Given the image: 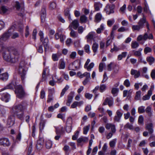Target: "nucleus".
Segmentation results:
<instances>
[{
    "mask_svg": "<svg viewBox=\"0 0 155 155\" xmlns=\"http://www.w3.org/2000/svg\"><path fill=\"white\" fill-rule=\"evenodd\" d=\"M84 50L86 52L89 54L90 53V46L88 45H86L84 46Z\"/></svg>",
    "mask_w": 155,
    "mask_h": 155,
    "instance_id": "obj_53",
    "label": "nucleus"
},
{
    "mask_svg": "<svg viewBox=\"0 0 155 155\" xmlns=\"http://www.w3.org/2000/svg\"><path fill=\"white\" fill-rule=\"evenodd\" d=\"M119 66L117 65L116 64H114L113 68V72L112 74L111 75L112 76H114L116 74H117L119 71Z\"/></svg>",
    "mask_w": 155,
    "mask_h": 155,
    "instance_id": "obj_24",
    "label": "nucleus"
},
{
    "mask_svg": "<svg viewBox=\"0 0 155 155\" xmlns=\"http://www.w3.org/2000/svg\"><path fill=\"white\" fill-rule=\"evenodd\" d=\"M52 143L50 140H48L46 142L45 146L46 148L48 149H50L52 146Z\"/></svg>",
    "mask_w": 155,
    "mask_h": 155,
    "instance_id": "obj_38",
    "label": "nucleus"
},
{
    "mask_svg": "<svg viewBox=\"0 0 155 155\" xmlns=\"http://www.w3.org/2000/svg\"><path fill=\"white\" fill-rule=\"evenodd\" d=\"M79 25V23L78 20L75 19L70 24L68 28L70 29H72V27L75 30H76Z\"/></svg>",
    "mask_w": 155,
    "mask_h": 155,
    "instance_id": "obj_15",
    "label": "nucleus"
},
{
    "mask_svg": "<svg viewBox=\"0 0 155 155\" xmlns=\"http://www.w3.org/2000/svg\"><path fill=\"white\" fill-rule=\"evenodd\" d=\"M78 28V33L81 34L85 30V28H84L82 26H79Z\"/></svg>",
    "mask_w": 155,
    "mask_h": 155,
    "instance_id": "obj_59",
    "label": "nucleus"
},
{
    "mask_svg": "<svg viewBox=\"0 0 155 155\" xmlns=\"http://www.w3.org/2000/svg\"><path fill=\"white\" fill-rule=\"evenodd\" d=\"M145 111L148 114L149 117H151L152 116V113L151 111V108L150 106L147 107Z\"/></svg>",
    "mask_w": 155,
    "mask_h": 155,
    "instance_id": "obj_41",
    "label": "nucleus"
},
{
    "mask_svg": "<svg viewBox=\"0 0 155 155\" xmlns=\"http://www.w3.org/2000/svg\"><path fill=\"white\" fill-rule=\"evenodd\" d=\"M25 46V45L23 44H22L20 45L18 48V50L20 53H22Z\"/></svg>",
    "mask_w": 155,
    "mask_h": 155,
    "instance_id": "obj_34",
    "label": "nucleus"
},
{
    "mask_svg": "<svg viewBox=\"0 0 155 155\" xmlns=\"http://www.w3.org/2000/svg\"><path fill=\"white\" fill-rule=\"evenodd\" d=\"M142 49L140 48L137 51L133 50L134 52V55L135 56L139 57L140 58H141V51L142 50Z\"/></svg>",
    "mask_w": 155,
    "mask_h": 155,
    "instance_id": "obj_26",
    "label": "nucleus"
},
{
    "mask_svg": "<svg viewBox=\"0 0 155 155\" xmlns=\"http://www.w3.org/2000/svg\"><path fill=\"white\" fill-rule=\"evenodd\" d=\"M150 76L153 80H155V70L153 69L152 70L150 73Z\"/></svg>",
    "mask_w": 155,
    "mask_h": 155,
    "instance_id": "obj_63",
    "label": "nucleus"
},
{
    "mask_svg": "<svg viewBox=\"0 0 155 155\" xmlns=\"http://www.w3.org/2000/svg\"><path fill=\"white\" fill-rule=\"evenodd\" d=\"M94 63L93 62H91L90 64L88 67L87 66L86 67V68H87L88 71H91V69H92L94 67Z\"/></svg>",
    "mask_w": 155,
    "mask_h": 155,
    "instance_id": "obj_62",
    "label": "nucleus"
},
{
    "mask_svg": "<svg viewBox=\"0 0 155 155\" xmlns=\"http://www.w3.org/2000/svg\"><path fill=\"white\" fill-rule=\"evenodd\" d=\"M98 47V45L96 42L94 43L92 46V49L93 52L95 53L97 52Z\"/></svg>",
    "mask_w": 155,
    "mask_h": 155,
    "instance_id": "obj_33",
    "label": "nucleus"
},
{
    "mask_svg": "<svg viewBox=\"0 0 155 155\" xmlns=\"http://www.w3.org/2000/svg\"><path fill=\"white\" fill-rule=\"evenodd\" d=\"M83 104V101H82L79 102L74 101L71 106V108H76L77 107H80Z\"/></svg>",
    "mask_w": 155,
    "mask_h": 155,
    "instance_id": "obj_20",
    "label": "nucleus"
},
{
    "mask_svg": "<svg viewBox=\"0 0 155 155\" xmlns=\"http://www.w3.org/2000/svg\"><path fill=\"white\" fill-rule=\"evenodd\" d=\"M74 92L73 91L71 92L68 96V100L67 101L66 105L68 106H70V104L72 102L74 95Z\"/></svg>",
    "mask_w": 155,
    "mask_h": 155,
    "instance_id": "obj_18",
    "label": "nucleus"
},
{
    "mask_svg": "<svg viewBox=\"0 0 155 155\" xmlns=\"http://www.w3.org/2000/svg\"><path fill=\"white\" fill-rule=\"evenodd\" d=\"M153 38V36L152 33H148V32H147L143 35V40L146 41L147 39L152 40Z\"/></svg>",
    "mask_w": 155,
    "mask_h": 155,
    "instance_id": "obj_22",
    "label": "nucleus"
},
{
    "mask_svg": "<svg viewBox=\"0 0 155 155\" xmlns=\"http://www.w3.org/2000/svg\"><path fill=\"white\" fill-rule=\"evenodd\" d=\"M43 141H41V140H38L37 141V144L36 147L38 149H41L43 147Z\"/></svg>",
    "mask_w": 155,
    "mask_h": 155,
    "instance_id": "obj_29",
    "label": "nucleus"
},
{
    "mask_svg": "<svg viewBox=\"0 0 155 155\" xmlns=\"http://www.w3.org/2000/svg\"><path fill=\"white\" fill-rule=\"evenodd\" d=\"M8 74L7 73L0 74V79L4 81H6L8 78Z\"/></svg>",
    "mask_w": 155,
    "mask_h": 155,
    "instance_id": "obj_27",
    "label": "nucleus"
},
{
    "mask_svg": "<svg viewBox=\"0 0 155 155\" xmlns=\"http://www.w3.org/2000/svg\"><path fill=\"white\" fill-rule=\"evenodd\" d=\"M105 66V64L104 62H101L99 64V71L100 72L103 71L104 67Z\"/></svg>",
    "mask_w": 155,
    "mask_h": 155,
    "instance_id": "obj_42",
    "label": "nucleus"
},
{
    "mask_svg": "<svg viewBox=\"0 0 155 155\" xmlns=\"http://www.w3.org/2000/svg\"><path fill=\"white\" fill-rule=\"evenodd\" d=\"M146 22V18L144 15H143V18H141L138 22V25H133L132 26V29L133 31H139L140 29L143 28L144 26V24Z\"/></svg>",
    "mask_w": 155,
    "mask_h": 155,
    "instance_id": "obj_5",
    "label": "nucleus"
},
{
    "mask_svg": "<svg viewBox=\"0 0 155 155\" xmlns=\"http://www.w3.org/2000/svg\"><path fill=\"white\" fill-rule=\"evenodd\" d=\"M90 125L84 127L83 128V133L84 134H87V132L89 130L90 127Z\"/></svg>",
    "mask_w": 155,
    "mask_h": 155,
    "instance_id": "obj_49",
    "label": "nucleus"
},
{
    "mask_svg": "<svg viewBox=\"0 0 155 155\" xmlns=\"http://www.w3.org/2000/svg\"><path fill=\"white\" fill-rule=\"evenodd\" d=\"M28 104L25 101H23L21 103L13 106L12 110L14 113L21 120L23 118L24 112L27 109Z\"/></svg>",
    "mask_w": 155,
    "mask_h": 155,
    "instance_id": "obj_1",
    "label": "nucleus"
},
{
    "mask_svg": "<svg viewBox=\"0 0 155 155\" xmlns=\"http://www.w3.org/2000/svg\"><path fill=\"white\" fill-rule=\"evenodd\" d=\"M13 6L17 10L19 11L20 9L23 10L24 3L21 2L16 1L14 2Z\"/></svg>",
    "mask_w": 155,
    "mask_h": 155,
    "instance_id": "obj_14",
    "label": "nucleus"
},
{
    "mask_svg": "<svg viewBox=\"0 0 155 155\" xmlns=\"http://www.w3.org/2000/svg\"><path fill=\"white\" fill-rule=\"evenodd\" d=\"M100 3L98 2H95L94 4V7L96 11H98L99 10V5Z\"/></svg>",
    "mask_w": 155,
    "mask_h": 155,
    "instance_id": "obj_58",
    "label": "nucleus"
},
{
    "mask_svg": "<svg viewBox=\"0 0 155 155\" xmlns=\"http://www.w3.org/2000/svg\"><path fill=\"white\" fill-rule=\"evenodd\" d=\"M72 124V118L71 117H69L66 121V130L67 132L70 133L71 130Z\"/></svg>",
    "mask_w": 155,
    "mask_h": 155,
    "instance_id": "obj_10",
    "label": "nucleus"
},
{
    "mask_svg": "<svg viewBox=\"0 0 155 155\" xmlns=\"http://www.w3.org/2000/svg\"><path fill=\"white\" fill-rule=\"evenodd\" d=\"M119 90L116 88H113L111 91V93L114 96H116L117 95Z\"/></svg>",
    "mask_w": 155,
    "mask_h": 155,
    "instance_id": "obj_35",
    "label": "nucleus"
},
{
    "mask_svg": "<svg viewBox=\"0 0 155 155\" xmlns=\"http://www.w3.org/2000/svg\"><path fill=\"white\" fill-rule=\"evenodd\" d=\"M146 129L149 131V134H151L153 132V124L151 123L147 124L146 126Z\"/></svg>",
    "mask_w": 155,
    "mask_h": 155,
    "instance_id": "obj_28",
    "label": "nucleus"
},
{
    "mask_svg": "<svg viewBox=\"0 0 155 155\" xmlns=\"http://www.w3.org/2000/svg\"><path fill=\"white\" fill-rule=\"evenodd\" d=\"M65 63L64 59H61L59 62L58 68L60 69H64L65 68Z\"/></svg>",
    "mask_w": 155,
    "mask_h": 155,
    "instance_id": "obj_25",
    "label": "nucleus"
},
{
    "mask_svg": "<svg viewBox=\"0 0 155 155\" xmlns=\"http://www.w3.org/2000/svg\"><path fill=\"white\" fill-rule=\"evenodd\" d=\"M1 99L3 101L7 102L8 101L10 98V95L8 93L6 92L1 93Z\"/></svg>",
    "mask_w": 155,
    "mask_h": 155,
    "instance_id": "obj_16",
    "label": "nucleus"
},
{
    "mask_svg": "<svg viewBox=\"0 0 155 155\" xmlns=\"http://www.w3.org/2000/svg\"><path fill=\"white\" fill-rule=\"evenodd\" d=\"M46 14L40 15L41 21V22L44 23L45 22L46 18Z\"/></svg>",
    "mask_w": 155,
    "mask_h": 155,
    "instance_id": "obj_60",
    "label": "nucleus"
},
{
    "mask_svg": "<svg viewBox=\"0 0 155 155\" xmlns=\"http://www.w3.org/2000/svg\"><path fill=\"white\" fill-rule=\"evenodd\" d=\"M56 4L55 2H53L50 3V8L51 9H54L56 7Z\"/></svg>",
    "mask_w": 155,
    "mask_h": 155,
    "instance_id": "obj_61",
    "label": "nucleus"
},
{
    "mask_svg": "<svg viewBox=\"0 0 155 155\" xmlns=\"http://www.w3.org/2000/svg\"><path fill=\"white\" fill-rule=\"evenodd\" d=\"M151 48L148 47H145L144 50V53L146 54H147L148 53L151 52Z\"/></svg>",
    "mask_w": 155,
    "mask_h": 155,
    "instance_id": "obj_54",
    "label": "nucleus"
},
{
    "mask_svg": "<svg viewBox=\"0 0 155 155\" xmlns=\"http://www.w3.org/2000/svg\"><path fill=\"white\" fill-rule=\"evenodd\" d=\"M20 53L18 50L12 48L10 53L8 51L3 53V55L4 59L6 61L13 62L15 61V59L18 58Z\"/></svg>",
    "mask_w": 155,
    "mask_h": 155,
    "instance_id": "obj_2",
    "label": "nucleus"
},
{
    "mask_svg": "<svg viewBox=\"0 0 155 155\" xmlns=\"http://www.w3.org/2000/svg\"><path fill=\"white\" fill-rule=\"evenodd\" d=\"M70 30H71V32L70 33V35L71 37L73 38H76L78 37V35L76 32L74 31L72 29Z\"/></svg>",
    "mask_w": 155,
    "mask_h": 155,
    "instance_id": "obj_36",
    "label": "nucleus"
},
{
    "mask_svg": "<svg viewBox=\"0 0 155 155\" xmlns=\"http://www.w3.org/2000/svg\"><path fill=\"white\" fill-rule=\"evenodd\" d=\"M147 61L149 63V64L151 65L154 61V58L151 56L147 57Z\"/></svg>",
    "mask_w": 155,
    "mask_h": 155,
    "instance_id": "obj_44",
    "label": "nucleus"
},
{
    "mask_svg": "<svg viewBox=\"0 0 155 155\" xmlns=\"http://www.w3.org/2000/svg\"><path fill=\"white\" fill-rule=\"evenodd\" d=\"M38 35L40 37V40L42 42L45 51L46 52V49L48 48V39L47 36L45 38L44 37V33L43 32L41 31H40Z\"/></svg>",
    "mask_w": 155,
    "mask_h": 155,
    "instance_id": "obj_4",
    "label": "nucleus"
},
{
    "mask_svg": "<svg viewBox=\"0 0 155 155\" xmlns=\"http://www.w3.org/2000/svg\"><path fill=\"white\" fill-rule=\"evenodd\" d=\"M14 117H9L7 121V124L8 127H10L14 124Z\"/></svg>",
    "mask_w": 155,
    "mask_h": 155,
    "instance_id": "obj_21",
    "label": "nucleus"
},
{
    "mask_svg": "<svg viewBox=\"0 0 155 155\" xmlns=\"http://www.w3.org/2000/svg\"><path fill=\"white\" fill-rule=\"evenodd\" d=\"M116 115L114 116V120L115 121L119 122L120 121L123 113L119 110H118L116 112Z\"/></svg>",
    "mask_w": 155,
    "mask_h": 155,
    "instance_id": "obj_19",
    "label": "nucleus"
},
{
    "mask_svg": "<svg viewBox=\"0 0 155 155\" xmlns=\"http://www.w3.org/2000/svg\"><path fill=\"white\" fill-rule=\"evenodd\" d=\"M124 128H127L130 130H133L134 128L133 126L129 123H127L124 127Z\"/></svg>",
    "mask_w": 155,
    "mask_h": 155,
    "instance_id": "obj_55",
    "label": "nucleus"
},
{
    "mask_svg": "<svg viewBox=\"0 0 155 155\" xmlns=\"http://www.w3.org/2000/svg\"><path fill=\"white\" fill-rule=\"evenodd\" d=\"M139 46L138 42L136 41H132L131 42V47L133 49H135L137 48Z\"/></svg>",
    "mask_w": 155,
    "mask_h": 155,
    "instance_id": "obj_40",
    "label": "nucleus"
},
{
    "mask_svg": "<svg viewBox=\"0 0 155 155\" xmlns=\"http://www.w3.org/2000/svg\"><path fill=\"white\" fill-rule=\"evenodd\" d=\"M144 108V107L143 106L139 107L138 109V113L139 114H142L145 111Z\"/></svg>",
    "mask_w": 155,
    "mask_h": 155,
    "instance_id": "obj_50",
    "label": "nucleus"
},
{
    "mask_svg": "<svg viewBox=\"0 0 155 155\" xmlns=\"http://www.w3.org/2000/svg\"><path fill=\"white\" fill-rule=\"evenodd\" d=\"M26 65L25 63L22 61L21 62L19 66V71L21 74V80L23 82L24 81L26 72L27 70Z\"/></svg>",
    "mask_w": 155,
    "mask_h": 155,
    "instance_id": "obj_3",
    "label": "nucleus"
},
{
    "mask_svg": "<svg viewBox=\"0 0 155 155\" xmlns=\"http://www.w3.org/2000/svg\"><path fill=\"white\" fill-rule=\"evenodd\" d=\"M104 29V26L103 24L101 25L100 28H97L96 31L97 33L100 34L101 33V31H103Z\"/></svg>",
    "mask_w": 155,
    "mask_h": 155,
    "instance_id": "obj_51",
    "label": "nucleus"
},
{
    "mask_svg": "<svg viewBox=\"0 0 155 155\" xmlns=\"http://www.w3.org/2000/svg\"><path fill=\"white\" fill-rule=\"evenodd\" d=\"M87 19V17L84 15H81L80 18L81 23H86Z\"/></svg>",
    "mask_w": 155,
    "mask_h": 155,
    "instance_id": "obj_39",
    "label": "nucleus"
},
{
    "mask_svg": "<svg viewBox=\"0 0 155 155\" xmlns=\"http://www.w3.org/2000/svg\"><path fill=\"white\" fill-rule=\"evenodd\" d=\"M114 22L115 20L114 19L108 20L107 22V25L109 27H111Z\"/></svg>",
    "mask_w": 155,
    "mask_h": 155,
    "instance_id": "obj_47",
    "label": "nucleus"
},
{
    "mask_svg": "<svg viewBox=\"0 0 155 155\" xmlns=\"http://www.w3.org/2000/svg\"><path fill=\"white\" fill-rule=\"evenodd\" d=\"M0 145L4 147H8L10 145V143L8 138H2L0 139Z\"/></svg>",
    "mask_w": 155,
    "mask_h": 155,
    "instance_id": "obj_12",
    "label": "nucleus"
},
{
    "mask_svg": "<svg viewBox=\"0 0 155 155\" xmlns=\"http://www.w3.org/2000/svg\"><path fill=\"white\" fill-rule=\"evenodd\" d=\"M138 122L142 125L143 124V117L142 115H140L139 117Z\"/></svg>",
    "mask_w": 155,
    "mask_h": 155,
    "instance_id": "obj_56",
    "label": "nucleus"
},
{
    "mask_svg": "<svg viewBox=\"0 0 155 155\" xmlns=\"http://www.w3.org/2000/svg\"><path fill=\"white\" fill-rule=\"evenodd\" d=\"M81 64V62L80 61H75L72 64H70L68 67V69L69 70L74 71L79 68Z\"/></svg>",
    "mask_w": 155,
    "mask_h": 155,
    "instance_id": "obj_7",
    "label": "nucleus"
},
{
    "mask_svg": "<svg viewBox=\"0 0 155 155\" xmlns=\"http://www.w3.org/2000/svg\"><path fill=\"white\" fill-rule=\"evenodd\" d=\"M82 75L81 78L84 77H85V78L83 82V85H85L89 82L91 79L90 73L89 72H86L83 74Z\"/></svg>",
    "mask_w": 155,
    "mask_h": 155,
    "instance_id": "obj_11",
    "label": "nucleus"
},
{
    "mask_svg": "<svg viewBox=\"0 0 155 155\" xmlns=\"http://www.w3.org/2000/svg\"><path fill=\"white\" fill-rule=\"evenodd\" d=\"M69 8H67L64 11V15L66 16H68V18L70 21H71L72 19L70 16V15L69 13Z\"/></svg>",
    "mask_w": 155,
    "mask_h": 155,
    "instance_id": "obj_30",
    "label": "nucleus"
},
{
    "mask_svg": "<svg viewBox=\"0 0 155 155\" xmlns=\"http://www.w3.org/2000/svg\"><path fill=\"white\" fill-rule=\"evenodd\" d=\"M17 85L16 82L15 81H12L4 88L1 89V91H2L7 89H13L14 88H15V87Z\"/></svg>",
    "mask_w": 155,
    "mask_h": 155,
    "instance_id": "obj_13",
    "label": "nucleus"
},
{
    "mask_svg": "<svg viewBox=\"0 0 155 155\" xmlns=\"http://www.w3.org/2000/svg\"><path fill=\"white\" fill-rule=\"evenodd\" d=\"M114 104V99L112 97H107L104 102L102 105H108L110 107L112 106Z\"/></svg>",
    "mask_w": 155,
    "mask_h": 155,
    "instance_id": "obj_9",
    "label": "nucleus"
},
{
    "mask_svg": "<svg viewBox=\"0 0 155 155\" xmlns=\"http://www.w3.org/2000/svg\"><path fill=\"white\" fill-rule=\"evenodd\" d=\"M141 92L140 91L136 92L135 97V100H138L140 99L141 96Z\"/></svg>",
    "mask_w": 155,
    "mask_h": 155,
    "instance_id": "obj_48",
    "label": "nucleus"
},
{
    "mask_svg": "<svg viewBox=\"0 0 155 155\" xmlns=\"http://www.w3.org/2000/svg\"><path fill=\"white\" fill-rule=\"evenodd\" d=\"M69 86L68 85H66L65 86L64 88L62 91L60 95L61 97H62L64 95L66 91L69 89Z\"/></svg>",
    "mask_w": 155,
    "mask_h": 155,
    "instance_id": "obj_45",
    "label": "nucleus"
},
{
    "mask_svg": "<svg viewBox=\"0 0 155 155\" xmlns=\"http://www.w3.org/2000/svg\"><path fill=\"white\" fill-rule=\"evenodd\" d=\"M124 85L127 87H129L130 86V83L129 80L126 79L124 82Z\"/></svg>",
    "mask_w": 155,
    "mask_h": 155,
    "instance_id": "obj_52",
    "label": "nucleus"
},
{
    "mask_svg": "<svg viewBox=\"0 0 155 155\" xmlns=\"http://www.w3.org/2000/svg\"><path fill=\"white\" fill-rule=\"evenodd\" d=\"M52 58L54 61H57L58 60V57L56 54H53L52 56Z\"/></svg>",
    "mask_w": 155,
    "mask_h": 155,
    "instance_id": "obj_64",
    "label": "nucleus"
},
{
    "mask_svg": "<svg viewBox=\"0 0 155 155\" xmlns=\"http://www.w3.org/2000/svg\"><path fill=\"white\" fill-rule=\"evenodd\" d=\"M15 92L17 96L19 98L23 97L25 94L22 86L20 85H17L15 87Z\"/></svg>",
    "mask_w": 155,
    "mask_h": 155,
    "instance_id": "obj_6",
    "label": "nucleus"
},
{
    "mask_svg": "<svg viewBox=\"0 0 155 155\" xmlns=\"http://www.w3.org/2000/svg\"><path fill=\"white\" fill-rule=\"evenodd\" d=\"M102 15H101L99 13L96 14L95 16V19L96 22H99L101 19Z\"/></svg>",
    "mask_w": 155,
    "mask_h": 155,
    "instance_id": "obj_37",
    "label": "nucleus"
},
{
    "mask_svg": "<svg viewBox=\"0 0 155 155\" xmlns=\"http://www.w3.org/2000/svg\"><path fill=\"white\" fill-rule=\"evenodd\" d=\"M130 74L134 76V78H137L140 76V72L139 71L132 69L130 71Z\"/></svg>",
    "mask_w": 155,
    "mask_h": 155,
    "instance_id": "obj_17",
    "label": "nucleus"
},
{
    "mask_svg": "<svg viewBox=\"0 0 155 155\" xmlns=\"http://www.w3.org/2000/svg\"><path fill=\"white\" fill-rule=\"evenodd\" d=\"M95 33L94 32H91L89 33L86 37L87 41L92 40L95 37Z\"/></svg>",
    "mask_w": 155,
    "mask_h": 155,
    "instance_id": "obj_23",
    "label": "nucleus"
},
{
    "mask_svg": "<svg viewBox=\"0 0 155 155\" xmlns=\"http://www.w3.org/2000/svg\"><path fill=\"white\" fill-rule=\"evenodd\" d=\"M8 8L4 6H2L0 9V13L2 14H3L6 13L8 11Z\"/></svg>",
    "mask_w": 155,
    "mask_h": 155,
    "instance_id": "obj_32",
    "label": "nucleus"
},
{
    "mask_svg": "<svg viewBox=\"0 0 155 155\" xmlns=\"http://www.w3.org/2000/svg\"><path fill=\"white\" fill-rule=\"evenodd\" d=\"M128 30V28H125L124 27L122 26L118 29L117 31L118 32H124L125 31H127Z\"/></svg>",
    "mask_w": 155,
    "mask_h": 155,
    "instance_id": "obj_57",
    "label": "nucleus"
},
{
    "mask_svg": "<svg viewBox=\"0 0 155 155\" xmlns=\"http://www.w3.org/2000/svg\"><path fill=\"white\" fill-rule=\"evenodd\" d=\"M115 8V5H107L104 8V11L106 13L109 15L111 14L114 13V9Z\"/></svg>",
    "mask_w": 155,
    "mask_h": 155,
    "instance_id": "obj_8",
    "label": "nucleus"
},
{
    "mask_svg": "<svg viewBox=\"0 0 155 155\" xmlns=\"http://www.w3.org/2000/svg\"><path fill=\"white\" fill-rule=\"evenodd\" d=\"M106 86L104 84H101L99 87V89L101 92H103L106 89Z\"/></svg>",
    "mask_w": 155,
    "mask_h": 155,
    "instance_id": "obj_43",
    "label": "nucleus"
},
{
    "mask_svg": "<svg viewBox=\"0 0 155 155\" xmlns=\"http://www.w3.org/2000/svg\"><path fill=\"white\" fill-rule=\"evenodd\" d=\"M54 97L52 94L51 93H49L48 96V98L47 101V103H50L53 100Z\"/></svg>",
    "mask_w": 155,
    "mask_h": 155,
    "instance_id": "obj_46",
    "label": "nucleus"
},
{
    "mask_svg": "<svg viewBox=\"0 0 155 155\" xmlns=\"http://www.w3.org/2000/svg\"><path fill=\"white\" fill-rule=\"evenodd\" d=\"M88 138L86 137H80L77 140V142L78 143H81L82 142H87Z\"/></svg>",
    "mask_w": 155,
    "mask_h": 155,
    "instance_id": "obj_31",
    "label": "nucleus"
}]
</instances>
